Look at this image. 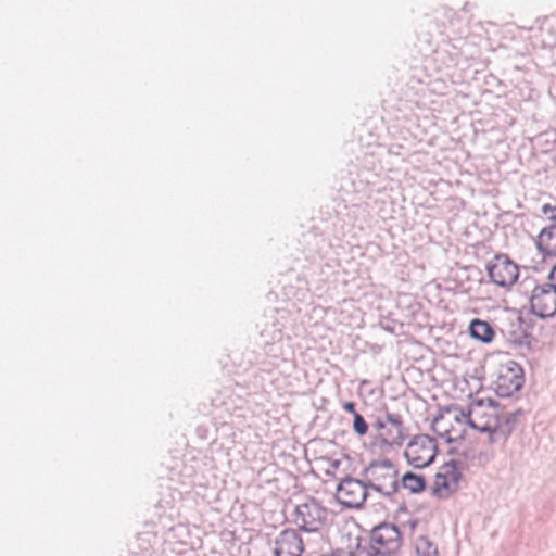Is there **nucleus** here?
Here are the masks:
<instances>
[{
  "label": "nucleus",
  "instance_id": "f257e3e1",
  "mask_svg": "<svg viewBox=\"0 0 556 556\" xmlns=\"http://www.w3.org/2000/svg\"><path fill=\"white\" fill-rule=\"evenodd\" d=\"M290 314L287 309L269 308L265 311L256 327L260 329L256 343L264 353L273 358L283 355V339L290 338L287 332Z\"/></svg>",
  "mask_w": 556,
  "mask_h": 556
},
{
  "label": "nucleus",
  "instance_id": "f03ea898",
  "mask_svg": "<svg viewBox=\"0 0 556 556\" xmlns=\"http://www.w3.org/2000/svg\"><path fill=\"white\" fill-rule=\"evenodd\" d=\"M397 475L399 470L388 458L371 460L361 472L367 488L380 493L391 503L399 502L400 481Z\"/></svg>",
  "mask_w": 556,
  "mask_h": 556
},
{
  "label": "nucleus",
  "instance_id": "7ed1b4c3",
  "mask_svg": "<svg viewBox=\"0 0 556 556\" xmlns=\"http://www.w3.org/2000/svg\"><path fill=\"white\" fill-rule=\"evenodd\" d=\"M531 287L530 312L531 314L545 319L556 314V285H538L533 278H526L520 287Z\"/></svg>",
  "mask_w": 556,
  "mask_h": 556
},
{
  "label": "nucleus",
  "instance_id": "20e7f679",
  "mask_svg": "<svg viewBox=\"0 0 556 556\" xmlns=\"http://www.w3.org/2000/svg\"><path fill=\"white\" fill-rule=\"evenodd\" d=\"M368 490L364 478L346 476L338 483L336 497L338 503L345 508L361 509L369 496Z\"/></svg>",
  "mask_w": 556,
  "mask_h": 556
},
{
  "label": "nucleus",
  "instance_id": "39448f33",
  "mask_svg": "<svg viewBox=\"0 0 556 556\" xmlns=\"http://www.w3.org/2000/svg\"><path fill=\"white\" fill-rule=\"evenodd\" d=\"M523 384L525 372L518 363L509 361L498 367L494 381V391L498 397H511L522 389Z\"/></svg>",
  "mask_w": 556,
  "mask_h": 556
},
{
  "label": "nucleus",
  "instance_id": "423d86ee",
  "mask_svg": "<svg viewBox=\"0 0 556 556\" xmlns=\"http://www.w3.org/2000/svg\"><path fill=\"white\" fill-rule=\"evenodd\" d=\"M486 271L491 282L502 288L513 286L519 277L518 265L504 253H497L488 263Z\"/></svg>",
  "mask_w": 556,
  "mask_h": 556
},
{
  "label": "nucleus",
  "instance_id": "0eeeda50",
  "mask_svg": "<svg viewBox=\"0 0 556 556\" xmlns=\"http://www.w3.org/2000/svg\"><path fill=\"white\" fill-rule=\"evenodd\" d=\"M386 418L388 422L387 429H384V432H379L372 442V444L378 445L382 451H384L386 447L402 446L408 435L400 414L386 412Z\"/></svg>",
  "mask_w": 556,
  "mask_h": 556
},
{
  "label": "nucleus",
  "instance_id": "6e6552de",
  "mask_svg": "<svg viewBox=\"0 0 556 556\" xmlns=\"http://www.w3.org/2000/svg\"><path fill=\"white\" fill-rule=\"evenodd\" d=\"M370 543L386 548V554H397L402 546V532L395 523L382 521L370 531Z\"/></svg>",
  "mask_w": 556,
  "mask_h": 556
},
{
  "label": "nucleus",
  "instance_id": "1a4fd4ad",
  "mask_svg": "<svg viewBox=\"0 0 556 556\" xmlns=\"http://www.w3.org/2000/svg\"><path fill=\"white\" fill-rule=\"evenodd\" d=\"M523 324H526V318L519 314L516 317V321H511L508 328L502 329V333L515 348L530 351L532 350L533 344L538 341L530 332H528L527 328L523 327Z\"/></svg>",
  "mask_w": 556,
  "mask_h": 556
},
{
  "label": "nucleus",
  "instance_id": "9d476101",
  "mask_svg": "<svg viewBox=\"0 0 556 556\" xmlns=\"http://www.w3.org/2000/svg\"><path fill=\"white\" fill-rule=\"evenodd\" d=\"M304 552L302 536L294 529H285L275 540L274 556H280L282 553H293L301 556Z\"/></svg>",
  "mask_w": 556,
  "mask_h": 556
},
{
  "label": "nucleus",
  "instance_id": "9b49d317",
  "mask_svg": "<svg viewBox=\"0 0 556 556\" xmlns=\"http://www.w3.org/2000/svg\"><path fill=\"white\" fill-rule=\"evenodd\" d=\"M535 248L543 260L556 257V225H548L541 229L535 239Z\"/></svg>",
  "mask_w": 556,
  "mask_h": 556
},
{
  "label": "nucleus",
  "instance_id": "f8f14e48",
  "mask_svg": "<svg viewBox=\"0 0 556 556\" xmlns=\"http://www.w3.org/2000/svg\"><path fill=\"white\" fill-rule=\"evenodd\" d=\"M323 513L324 510L317 502H313L312 504L305 503L295 508L296 519L302 521L301 529L305 532H313L315 530L309 527V525L316 520H320Z\"/></svg>",
  "mask_w": 556,
  "mask_h": 556
},
{
  "label": "nucleus",
  "instance_id": "ddd939ff",
  "mask_svg": "<svg viewBox=\"0 0 556 556\" xmlns=\"http://www.w3.org/2000/svg\"><path fill=\"white\" fill-rule=\"evenodd\" d=\"M470 337L482 343H490L495 337V330L491 323L480 318H473L468 327Z\"/></svg>",
  "mask_w": 556,
  "mask_h": 556
},
{
  "label": "nucleus",
  "instance_id": "4468645a",
  "mask_svg": "<svg viewBox=\"0 0 556 556\" xmlns=\"http://www.w3.org/2000/svg\"><path fill=\"white\" fill-rule=\"evenodd\" d=\"M400 481V486L407 489L412 494H420L427 489V480L424 475L406 471Z\"/></svg>",
  "mask_w": 556,
  "mask_h": 556
},
{
  "label": "nucleus",
  "instance_id": "2eb2a0df",
  "mask_svg": "<svg viewBox=\"0 0 556 556\" xmlns=\"http://www.w3.org/2000/svg\"><path fill=\"white\" fill-rule=\"evenodd\" d=\"M430 429L438 438L441 439L455 432L454 426L451 422H445L442 408H439L438 414L433 417Z\"/></svg>",
  "mask_w": 556,
  "mask_h": 556
},
{
  "label": "nucleus",
  "instance_id": "dca6fc26",
  "mask_svg": "<svg viewBox=\"0 0 556 556\" xmlns=\"http://www.w3.org/2000/svg\"><path fill=\"white\" fill-rule=\"evenodd\" d=\"M495 421L497 427V432H500L501 438L506 441L517 426V420L514 418V415H507L506 417H501L498 413L495 414Z\"/></svg>",
  "mask_w": 556,
  "mask_h": 556
},
{
  "label": "nucleus",
  "instance_id": "f3484780",
  "mask_svg": "<svg viewBox=\"0 0 556 556\" xmlns=\"http://www.w3.org/2000/svg\"><path fill=\"white\" fill-rule=\"evenodd\" d=\"M441 470L446 475V480L457 485L463 478L462 463L458 459H450L441 466Z\"/></svg>",
  "mask_w": 556,
  "mask_h": 556
},
{
  "label": "nucleus",
  "instance_id": "a211bd4d",
  "mask_svg": "<svg viewBox=\"0 0 556 556\" xmlns=\"http://www.w3.org/2000/svg\"><path fill=\"white\" fill-rule=\"evenodd\" d=\"M415 551L417 556H439L438 546L426 535L417 539Z\"/></svg>",
  "mask_w": 556,
  "mask_h": 556
},
{
  "label": "nucleus",
  "instance_id": "6ab92c4d",
  "mask_svg": "<svg viewBox=\"0 0 556 556\" xmlns=\"http://www.w3.org/2000/svg\"><path fill=\"white\" fill-rule=\"evenodd\" d=\"M451 481H434V485L431 490V495L437 498H446L457 490V485Z\"/></svg>",
  "mask_w": 556,
  "mask_h": 556
},
{
  "label": "nucleus",
  "instance_id": "aec40b11",
  "mask_svg": "<svg viewBox=\"0 0 556 556\" xmlns=\"http://www.w3.org/2000/svg\"><path fill=\"white\" fill-rule=\"evenodd\" d=\"M431 442H434V437L425 433L416 434L408 442L407 448L413 451L418 450V452L428 450L431 446Z\"/></svg>",
  "mask_w": 556,
  "mask_h": 556
},
{
  "label": "nucleus",
  "instance_id": "412c9836",
  "mask_svg": "<svg viewBox=\"0 0 556 556\" xmlns=\"http://www.w3.org/2000/svg\"><path fill=\"white\" fill-rule=\"evenodd\" d=\"M352 428H353V431L358 437H364L368 432L369 426H368V422L366 421V419L364 418V416L361 415L359 413H357L353 416Z\"/></svg>",
  "mask_w": 556,
  "mask_h": 556
},
{
  "label": "nucleus",
  "instance_id": "4be33fe9",
  "mask_svg": "<svg viewBox=\"0 0 556 556\" xmlns=\"http://www.w3.org/2000/svg\"><path fill=\"white\" fill-rule=\"evenodd\" d=\"M414 452H418V450L413 451L406 448V451L404 452V457L406 458L407 463L415 469H424L425 462H422V458L419 455H414Z\"/></svg>",
  "mask_w": 556,
  "mask_h": 556
},
{
  "label": "nucleus",
  "instance_id": "5701e85b",
  "mask_svg": "<svg viewBox=\"0 0 556 556\" xmlns=\"http://www.w3.org/2000/svg\"><path fill=\"white\" fill-rule=\"evenodd\" d=\"M444 413H451L456 412L457 414L453 417V420L457 424H463L465 421V418L467 416V410L463 409L456 404H452L450 406L441 407Z\"/></svg>",
  "mask_w": 556,
  "mask_h": 556
},
{
  "label": "nucleus",
  "instance_id": "b1692460",
  "mask_svg": "<svg viewBox=\"0 0 556 556\" xmlns=\"http://www.w3.org/2000/svg\"><path fill=\"white\" fill-rule=\"evenodd\" d=\"M395 554H386V548L370 543L368 545L367 556H394Z\"/></svg>",
  "mask_w": 556,
  "mask_h": 556
},
{
  "label": "nucleus",
  "instance_id": "393cba45",
  "mask_svg": "<svg viewBox=\"0 0 556 556\" xmlns=\"http://www.w3.org/2000/svg\"><path fill=\"white\" fill-rule=\"evenodd\" d=\"M542 213L543 214H548L549 213V217L548 219L552 222L551 225H556V205H552L549 203H546L542 206Z\"/></svg>",
  "mask_w": 556,
  "mask_h": 556
},
{
  "label": "nucleus",
  "instance_id": "a878e982",
  "mask_svg": "<svg viewBox=\"0 0 556 556\" xmlns=\"http://www.w3.org/2000/svg\"><path fill=\"white\" fill-rule=\"evenodd\" d=\"M396 504H397V509L394 513L395 520H397L400 518L401 514L408 513L406 501L402 496L399 495V502Z\"/></svg>",
  "mask_w": 556,
  "mask_h": 556
},
{
  "label": "nucleus",
  "instance_id": "bb28decb",
  "mask_svg": "<svg viewBox=\"0 0 556 556\" xmlns=\"http://www.w3.org/2000/svg\"><path fill=\"white\" fill-rule=\"evenodd\" d=\"M446 454L448 456H459V457H463V458H468L469 456V451L468 450H459L458 447L456 446H451L447 451H446Z\"/></svg>",
  "mask_w": 556,
  "mask_h": 556
},
{
  "label": "nucleus",
  "instance_id": "cd10ccee",
  "mask_svg": "<svg viewBox=\"0 0 556 556\" xmlns=\"http://www.w3.org/2000/svg\"><path fill=\"white\" fill-rule=\"evenodd\" d=\"M480 433H489V432H497L496 422L491 425L490 422H485L483 425H478L477 430Z\"/></svg>",
  "mask_w": 556,
  "mask_h": 556
},
{
  "label": "nucleus",
  "instance_id": "c85d7f7f",
  "mask_svg": "<svg viewBox=\"0 0 556 556\" xmlns=\"http://www.w3.org/2000/svg\"><path fill=\"white\" fill-rule=\"evenodd\" d=\"M387 418L384 419L382 417H377L376 420L372 422L374 429H376L379 432H384V429H387Z\"/></svg>",
  "mask_w": 556,
  "mask_h": 556
},
{
  "label": "nucleus",
  "instance_id": "c756f323",
  "mask_svg": "<svg viewBox=\"0 0 556 556\" xmlns=\"http://www.w3.org/2000/svg\"><path fill=\"white\" fill-rule=\"evenodd\" d=\"M471 414H472V412H471V407H468V409H467V416H466V418H465V421H464V422H465L469 428H471V429H473V430H477V428H478V425H479V424H478V422H476V420H473V419H472Z\"/></svg>",
  "mask_w": 556,
  "mask_h": 556
},
{
  "label": "nucleus",
  "instance_id": "7c9ffc66",
  "mask_svg": "<svg viewBox=\"0 0 556 556\" xmlns=\"http://www.w3.org/2000/svg\"><path fill=\"white\" fill-rule=\"evenodd\" d=\"M342 408L351 414L352 416H354L355 414H357L358 412L356 410V403L353 402V401H348V402H344L343 405H342Z\"/></svg>",
  "mask_w": 556,
  "mask_h": 556
},
{
  "label": "nucleus",
  "instance_id": "2f4dec72",
  "mask_svg": "<svg viewBox=\"0 0 556 556\" xmlns=\"http://www.w3.org/2000/svg\"><path fill=\"white\" fill-rule=\"evenodd\" d=\"M362 540H363V539H362L361 536H357V538H356V541H357V542H356V546H355V548H356V551H357L359 554H366V555H367V553H368V546H364V545L362 544Z\"/></svg>",
  "mask_w": 556,
  "mask_h": 556
},
{
  "label": "nucleus",
  "instance_id": "473e14b6",
  "mask_svg": "<svg viewBox=\"0 0 556 556\" xmlns=\"http://www.w3.org/2000/svg\"><path fill=\"white\" fill-rule=\"evenodd\" d=\"M547 279L549 281L548 285H556V263L551 268Z\"/></svg>",
  "mask_w": 556,
  "mask_h": 556
},
{
  "label": "nucleus",
  "instance_id": "72a5a7b5",
  "mask_svg": "<svg viewBox=\"0 0 556 556\" xmlns=\"http://www.w3.org/2000/svg\"><path fill=\"white\" fill-rule=\"evenodd\" d=\"M380 325L384 331L390 332V333H395V326L391 325L389 321H386V323L381 321Z\"/></svg>",
  "mask_w": 556,
  "mask_h": 556
},
{
  "label": "nucleus",
  "instance_id": "f704fd0d",
  "mask_svg": "<svg viewBox=\"0 0 556 556\" xmlns=\"http://www.w3.org/2000/svg\"><path fill=\"white\" fill-rule=\"evenodd\" d=\"M485 403L488 404L489 407H492V408H495V409L502 408L500 402L496 401L493 397H486V402Z\"/></svg>",
  "mask_w": 556,
  "mask_h": 556
},
{
  "label": "nucleus",
  "instance_id": "c9c22d12",
  "mask_svg": "<svg viewBox=\"0 0 556 556\" xmlns=\"http://www.w3.org/2000/svg\"><path fill=\"white\" fill-rule=\"evenodd\" d=\"M350 182L352 185V189H349L348 186L344 182L341 184V188L345 189L348 192H350V191H358V188L355 185V181L353 179H350Z\"/></svg>",
  "mask_w": 556,
  "mask_h": 556
},
{
  "label": "nucleus",
  "instance_id": "e433bc0d",
  "mask_svg": "<svg viewBox=\"0 0 556 556\" xmlns=\"http://www.w3.org/2000/svg\"><path fill=\"white\" fill-rule=\"evenodd\" d=\"M467 431L466 429L460 430L456 435H454L458 443L463 442L466 439Z\"/></svg>",
  "mask_w": 556,
  "mask_h": 556
},
{
  "label": "nucleus",
  "instance_id": "4c0bfd02",
  "mask_svg": "<svg viewBox=\"0 0 556 556\" xmlns=\"http://www.w3.org/2000/svg\"><path fill=\"white\" fill-rule=\"evenodd\" d=\"M488 434H489V443L490 444L496 443L497 437H501L500 432H489Z\"/></svg>",
  "mask_w": 556,
  "mask_h": 556
},
{
  "label": "nucleus",
  "instance_id": "58836bf2",
  "mask_svg": "<svg viewBox=\"0 0 556 556\" xmlns=\"http://www.w3.org/2000/svg\"><path fill=\"white\" fill-rule=\"evenodd\" d=\"M430 448L432 450V454L434 456H438L440 454V448H439V445H438V442H437L435 438H434V442H431Z\"/></svg>",
  "mask_w": 556,
  "mask_h": 556
},
{
  "label": "nucleus",
  "instance_id": "ea45409f",
  "mask_svg": "<svg viewBox=\"0 0 556 556\" xmlns=\"http://www.w3.org/2000/svg\"><path fill=\"white\" fill-rule=\"evenodd\" d=\"M418 523H419V520H418L417 518L409 519V520L407 521V525H408V527H409V529H410L412 531H415V530H416V528H417Z\"/></svg>",
  "mask_w": 556,
  "mask_h": 556
},
{
  "label": "nucleus",
  "instance_id": "a19ab883",
  "mask_svg": "<svg viewBox=\"0 0 556 556\" xmlns=\"http://www.w3.org/2000/svg\"><path fill=\"white\" fill-rule=\"evenodd\" d=\"M485 402H486V399H478V400H475V401L471 403L470 407H471V408H472V407H475V406H477V407H482V406L484 405V403H485Z\"/></svg>",
  "mask_w": 556,
  "mask_h": 556
},
{
  "label": "nucleus",
  "instance_id": "79ce46f5",
  "mask_svg": "<svg viewBox=\"0 0 556 556\" xmlns=\"http://www.w3.org/2000/svg\"><path fill=\"white\" fill-rule=\"evenodd\" d=\"M442 439H443V440L445 441V443H447V444L458 443V442H457V440H456V438H455L453 434H448V435H446V437H444V438H442Z\"/></svg>",
  "mask_w": 556,
  "mask_h": 556
},
{
  "label": "nucleus",
  "instance_id": "37998d69",
  "mask_svg": "<svg viewBox=\"0 0 556 556\" xmlns=\"http://www.w3.org/2000/svg\"><path fill=\"white\" fill-rule=\"evenodd\" d=\"M523 414H525L523 409L518 408V409L509 413L508 415H514V418L518 421V417L522 416Z\"/></svg>",
  "mask_w": 556,
  "mask_h": 556
},
{
  "label": "nucleus",
  "instance_id": "c03bdc74",
  "mask_svg": "<svg viewBox=\"0 0 556 556\" xmlns=\"http://www.w3.org/2000/svg\"><path fill=\"white\" fill-rule=\"evenodd\" d=\"M523 414H525L523 409L518 408V409L509 413L508 415H514V418L518 421V417L522 416Z\"/></svg>",
  "mask_w": 556,
  "mask_h": 556
},
{
  "label": "nucleus",
  "instance_id": "a18cd8bd",
  "mask_svg": "<svg viewBox=\"0 0 556 556\" xmlns=\"http://www.w3.org/2000/svg\"><path fill=\"white\" fill-rule=\"evenodd\" d=\"M437 456L431 454L427 460H425V468L431 466L435 462Z\"/></svg>",
  "mask_w": 556,
  "mask_h": 556
},
{
  "label": "nucleus",
  "instance_id": "49530a36",
  "mask_svg": "<svg viewBox=\"0 0 556 556\" xmlns=\"http://www.w3.org/2000/svg\"><path fill=\"white\" fill-rule=\"evenodd\" d=\"M435 481H447L446 475L443 473V471H439L435 473Z\"/></svg>",
  "mask_w": 556,
  "mask_h": 556
},
{
  "label": "nucleus",
  "instance_id": "de8ad7c7",
  "mask_svg": "<svg viewBox=\"0 0 556 556\" xmlns=\"http://www.w3.org/2000/svg\"><path fill=\"white\" fill-rule=\"evenodd\" d=\"M341 465V460L340 459H333L331 460V467L336 470V469H339Z\"/></svg>",
  "mask_w": 556,
  "mask_h": 556
},
{
  "label": "nucleus",
  "instance_id": "09e8293b",
  "mask_svg": "<svg viewBox=\"0 0 556 556\" xmlns=\"http://www.w3.org/2000/svg\"><path fill=\"white\" fill-rule=\"evenodd\" d=\"M523 327L527 328V330L529 331V329L532 327V320L530 319L529 321L526 319V324H523Z\"/></svg>",
  "mask_w": 556,
  "mask_h": 556
},
{
  "label": "nucleus",
  "instance_id": "8fccbe9b",
  "mask_svg": "<svg viewBox=\"0 0 556 556\" xmlns=\"http://www.w3.org/2000/svg\"><path fill=\"white\" fill-rule=\"evenodd\" d=\"M280 556H294V554L293 553H282Z\"/></svg>",
  "mask_w": 556,
  "mask_h": 556
},
{
  "label": "nucleus",
  "instance_id": "3c124183",
  "mask_svg": "<svg viewBox=\"0 0 556 556\" xmlns=\"http://www.w3.org/2000/svg\"><path fill=\"white\" fill-rule=\"evenodd\" d=\"M552 243H554V244H555V243H556V239L552 240Z\"/></svg>",
  "mask_w": 556,
  "mask_h": 556
}]
</instances>
